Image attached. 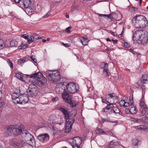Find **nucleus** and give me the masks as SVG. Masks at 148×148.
<instances>
[{
    "instance_id": "obj_1",
    "label": "nucleus",
    "mask_w": 148,
    "mask_h": 148,
    "mask_svg": "<svg viewBox=\"0 0 148 148\" xmlns=\"http://www.w3.org/2000/svg\"><path fill=\"white\" fill-rule=\"evenodd\" d=\"M29 76L30 78L29 80L30 82L37 86H42L46 82L45 77L40 72L34 73Z\"/></svg>"
},
{
    "instance_id": "obj_2",
    "label": "nucleus",
    "mask_w": 148,
    "mask_h": 148,
    "mask_svg": "<svg viewBox=\"0 0 148 148\" xmlns=\"http://www.w3.org/2000/svg\"><path fill=\"white\" fill-rule=\"evenodd\" d=\"M133 38L137 41L138 43L143 44L144 42L146 43L148 40V36H145V34L142 30L136 31L133 34Z\"/></svg>"
},
{
    "instance_id": "obj_3",
    "label": "nucleus",
    "mask_w": 148,
    "mask_h": 148,
    "mask_svg": "<svg viewBox=\"0 0 148 148\" xmlns=\"http://www.w3.org/2000/svg\"><path fill=\"white\" fill-rule=\"evenodd\" d=\"M7 132L10 135L17 136L22 132L23 129V126L21 125L18 127L11 126L7 128Z\"/></svg>"
},
{
    "instance_id": "obj_4",
    "label": "nucleus",
    "mask_w": 148,
    "mask_h": 148,
    "mask_svg": "<svg viewBox=\"0 0 148 148\" xmlns=\"http://www.w3.org/2000/svg\"><path fill=\"white\" fill-rule=\"evenodd\" d=\"M59 74V73L57 71H49L46 73V75L48 79L53 82H56L60 79Z\"/></svg>"
},
{
    "instance_id": "obj_5",
    "label": "nucleus",
    "mask_w": 148,
    "mask_h": 148,
    "mask_svg": "<svg viewBox=\"0 0 148 148\" xmlns=\"http://www.w3.org/2000/svg\"><path fill=\"white\" fill-rule=\"evenodd\" d=\"M144 16L141 15H138L135 16L133 18L132 24L135 27L139 28L141 23V21L144 18Z\"/></svg>"
},
{
    "instance_id": "obj_6",
    "label": "nucleus",
    "mask_w": 148,
    "mask_h": 148,
    "mask_svg": "<svg viewBox=\"0 0 148 148\" xmlns=\"http://www.w3.org/2000/svg\"><path fill=\"white\" fill-rule=\"evenodd\" d=\"M38 87L35 84L30 85L27 90L28 95L31 97L35 96L38 93Z\"/></svg>"
},
{
    "instance_id": "obj_7",
    "label": "nucleus",
    "mask_w": 148,
    "mask_h": 148,
    "mask_svg": "<svg viewBox=\"0 0 148 148\" xmlns=\"http://www.w3.org/2000/svg\"><path fill=\"white\" fill-rule=\"evenodd\" d=\"M30 40H28V44H24L23 43L19 46H28L29 44L33 42H37V40L41 39V37L39 36L36 34H34L32 36H30Z\"/></svg>"
},
{
    "instance_id": "obj_8",
    "label": "nucleus",
    "mask_w": 148,
    "mask_h": 148,
    "mask_svg": "<svg viewBox=\"0 0 148 148\" xmlns=\"http://www.w3.org/2000/svg\"><path fill=\"white\" fill-rule=\"evenodd\" d=\"M64 82H61L58 83L55 88V91L58 94L62 93L65 91L66 85L64 84Z\"/></svg>"
},
{
    "instance_id": "obj_9",
    "label": "nucleus",
    "mask_w": 148,
    "mask_h": 148,
    "mask_svg": "<svg viewBox=\"0 0 148 148\" xmlns=\"http://www.w3.org/2000/svg\"><path fill=\"white\" fill-rule=\"evenodd\" d=\"M66 88L68 91L71 93H75L78 90L75 84L73 82L68 84L66 86Z\"/></svg>"
},
{
    "instance_id": "obj_10",
    "label": "nucleus",
    "mask_w": 148,
    "mask_h": 148,
    "mask_svg": "<svg viewBox=\"0 0 148 148\" xmlns=\"http://www.w3.org/2000/svg\"><path fill=\"white\" fill-rule=\"evenodd\" d=\"M29 141H27L25 143V141L22 140L21 141V144L23 146H27V145L31 146L32 147H35L36 146V141L34 137V138H31L28 140Z\"/></svg>"
},
{
    "instance_id": "obj_11",
    "label": "nucleus",
    "mask_w": 148,
    "mask_h": 148,
    "mask_svg": "<svg viewBox=\"0 0 148 148\" xmlns=\"http://www.w3.org/2000/svg\"><path fill=\"white\" fill-rule=\"evenodd\" d=\"M38 140L42 142H47L49 139V135L48 134H41L38 137Z\"/></svg>"
},
{
    "instance_id": "obj_12",
    "label": "nucleus",
    "mask_w": 148,
    "mask_h": 148,
    "mask_svg": "<svg viewBox=\"0 0 148 148\" xmlns=\"http://www.w3.org/2000/svg\"><path fill=\"white\" fill-rule=\"evenodd\" d=\"M110 102H112L114 103H116L118 101V97L116 94L114 93H112L108 95V96Z\"/></svg>"
},
{
    "instance_id": "obj_13",
    "label": "nucleus",
    "mask_w": 148,
    "mask_h": 148,
    "mask_svg": "<svg viewBox=\"0 0 148 148\" xmlns=\"http://www.w3.org/2000/svg\"><path fill=\"white\" fill-rule=\"evenodd\" d=\"M22 134L24 135L25 142V143L32 138H34V136L26 130H23Z\"/></svg>"
},
{
    "instance_id": "obj_14",
    "label": "nucleus",
    "mask_w": 148,
    "mask_h": 148,
    "mask_svg": "<svg viewBox=\"0 0 148 148\" xmlns=\"http://www.w3.org/2000/svg\"><path fill=\"white\" fill-rule=\"evenodd\" d=\"M82 139L79 137H74L73 138V143L72 145L79 146L82 143Z\"/></svg>"
},
{
    "instance_id": "obj_15",
    "label": "nucleus",
    "mask_w": 148,
    "mask_h": 148,
    "mask_svg": "<svg viewBox=\"0 0 148 148\" xmlns=\"http://www.w3.org/2000/svg\"><path fill=\"white\" fill-rule=\"evenodd\" d=\"M21 4H23V7L27 9V10L28 9H29L31 5V0H21Z\"/></svg>"
},
{
    "instance_id": "obj_16",
    "label": "nucleus",
    "mask_w": 148,
    "mask_h": 148,
    "mask_svg": "<svg viewBox=\"0 0 148 148\" xmlns=\"http://www.w3.org/2000/svg\"><path fill=\"white\" fill-rule=\"evenodd\" d=\"M141 23L140 24L139 27L138 28L143 29L146 27L148 24V21L147 19L144 16V18L142 21H141Z\"/></svg>"
},
{
    "instance_id": "obj_17",
    "label": "nucleus",
    "mask_w": 148,
    "mask_h": 148,
    "mask_svg": "<svg viewBox=\"0 0 148 148\" xmlns=\"http://www.w3.org/2000/svg\"><path fill=\"white\" fill-rule=\"evenodd\" d=\"M58 109L61 111L62 112L64 115L65 118L69 117V113L68 111L65 108L62 107H59L58 108Z\"/></svg>"
},
{
    "instance_id": "obj_18",
    "label": "nucleus",
    "mask_w": 148,
    "mask_h": 148,
    "mask_svg": "<svg viewBox=\"0 0 148 148\" xmlns=\"http://www.w3.org/2000/svg\"><path fill=\"white\" fill-rule=\"evenodd\" d=\"M21 98H23V100L21 99V104L27 103L29 101V98L27 96L26 94H24L22 95H20Z\"/></svg>"
},
{
    "instance_id": "obj_19",
    "label": "nucleus",
    "mask_w": 148,
    "mask_h": 148,
    "mask_svg": "<svg viewBox=\"0 0 148 148\" xmlns=\"http://www.w3.org/2000/svg\"><path fill=\"white\" fill-rule=\"evenodd\" d=\"M118 143L117 142H113V140L111 141L110 144L105 147V148H117Z\"/></svg>"
},
{
    "instance_id": "obj_20",
    "label": "nucleus",
    "mask_w": 148,
    "mask_h": 148,
    "mask_svg": "<svg viewBox=\"0 0 148 148\" xmlns=\"http://www.w3.org/2000/svg\"><path fill=\"white\" fill-rule=\"evenodd\" d=\"M65 118L66 119V124H68L69 125H71L72 126V124L75 121V119L73 118L70 117L69 115V117H66V118Z\"/></svg>"
},
{
    "instance_id": "obj_21",
    "label": "nucleus",
    "mask_w": 148,
    "mask_h": 148,
    "mask_svg": "<svg viewBox=\"0 0 148 148\" xmlns=\"http://www.w3.org/2000/svg\"><path fill=\"white\" fill-rule=\"evenodd\" d=\"M78 5L77 3L76 2H74L71 8V10L73 12H75L78 11Z\"/></svg>"
},
{
    "instance_id": "obj_22",
    "label": "nucleus",
    "mask_w": 148,
    "mask_h": 148,
    "mask_svg": "<svg viewBox=\"0 0 148 148\" xmlns=\"http://www.w3.org/2000/svg\"><path fill=\"white\" fill-rule=\"evenodd\" d=\"M141 82L144 84H148V76L146 75H143L141 79Z\"/></svg>"
},
{
    "instance_id": "obj_23",
    "label": "nucleus",
    "mask_w": 148,
    "mask_h": 148,
    "mask_svg": "<svg viewBox=\"0 0 148 148\" xmlns=\"http://www.w3.org/2000/svg\"><path fill=\"white\" fill-rule=\"evenodd\" d=\"M129 109L130 112L132 114H136L138 111L137 109L134 106L129 107Z\"/></svg>"
},
{
    "instance_id": "obj_24",
    "label": "nucleus",
    "mask_w": 148,
    "mask_h": 148,
    "mask_svg": "<svg viewBox=\"0 0 148 148\" xmlns=\"http://www.w3.org/2000/svg\"><path fill=\"white\" fill-rule=\"evenodd\" d=\"M140 142V140L137 139H134L133 140L132 145L135 148H137Z\"/></svg>"
},
{
    "instance_id": "obj_25",
    "label": "nucleus",
    "mask_w": 148,
    "mask_h": 148,
    "mask_svg": "<svg viewBox=\"0 0 148 148\" xmlns=\"http://www.w3.org/2000/svg\"><path fill=\"white\" fill-rule=\"evenodd\" d=\"M114 15H116V14L115 13L113 12L108 15L105 14H100L99 15V16H105L106 17H107L109 18H110L111 19V20H112V19L114 18L113 16Z\"/></svg>"
},
{
    "instance_id": "obj_26",
    "label": "nucleus",
    "mask_w": 148,
    "mask_h": 148,
    "mask_svg": "<svg viewBox=\"0 0 148 148\" xmlns=\"http://www.w3.org/2000/svg\"><path fill=\"white\" fill-rule=\"evenodd\" d=\"M95 132L97 134L102 135L108 134L106 133V132H105L99 128L97 129L95 131Z\"/></svg>"
},
{
    "instance_id": "obj_27",
    "label": "nucleus",
    "mask_w": 148,
    "mask_h": 148,
    "mask_svg": "<svg viewBox=\"0 0 148 148\" xmlns=\"http://www.w3.org/2000/svg\"><path fill=\"white\" fill-rule=\"evenodd\" d=\"M64 122V120L62 117H60L58 120L55 121L54 122V124H58L59 125H61L62 123H63Z\"/></svg>"
},
{
    "instance_id": "obj_28",
    "label": "nucleus",
    "mask_w": 148,
    "mask_h": 148,
    "mask_svg": "<svg viewBox=\"0 0 148 148\" xmlns=\"http://www.w3.org/2000/svg\"><path fill=\"white\" fill-rule=\"evenodd\" d=\"M21 98L20 95L19 96V97H17L16 98L13 99V101L16 104H21Z\"/></svg>"
},
{
    "instance_id": "obj_29",
    "label": "nucleus",
    "mask_w": 148,
    "mask_h": 148,
    "mask_svg": "<svg viewBox=\"0 0 148 148\" xmlns=\"http://www.w3.org/2000/svg\"><path fill=\"white\" fill-rule=\"evenodd\" d=\"M80 40L83 45L85 46L87 45L88 40L87 38H82Z\"/></svg>"
},
{
    "instance_id": "obj_30",
    "label": "nucleus",
    "mask_w": 148,
    "mask_h": 148,
    "mask_svg": "<svg viewBox=\"0 0 148 148\" xmlns=\"http://www.w3.org/2000/svg\"><path fill=\"white\" fill-rule=\"evenodd\" d=\"M49 120L51 121H52V123H54V121H57V119L55 115H51L49 116Z\"/></svg>"
},
{
    "instance_id": "obj_31",
    "label": "nucleus",
    "mask_w": 148,
    "mask_h": 148,
    "mask_svg": "<svg viewBox=\"0 0 148 148\" xmlns=\"http://www.w3.org/2000/svg\"><path fill=\"white\" fill-rule=\"evenodd\" d=\"M113 111L114 113H115L116 114L119 115L120 114V111L119 109L116 107H113Z\"/></svg>"
},
{
    "instance_id": "obj_32",
    "label": "nucleus",
    "mask_w": 148,
    "mask_h": 148,
    "mask_svg": "<svg viewBox=\"0 0 148 148\" xmlns=\"http://www.w3.org/2000/svg\"><path fill=\"white\" fill-rule=\"evenodd\" d=\"M145 126L144 125H139L136 126L135 127V129L145 131Z\"/></svg>"
},
{
    "instance_id": "obj_33",
    "label": "nucleus",
    "mask_w": 148,
    "mask_h": 148,
    "mask_svg": "<svg viewBox=\"0 0 148 148\" xmlns=\"http://www.w3.org/2000/svg\"><path fill=\"white\" fill-rule=\"evenodd\" d=\"M15 76L20 80L23 82L25 81V80L23 78V77L21 74L17 73H16Z\"/></svg>"
},
{
    "instance_id": "obj_34",
    "label": "nucleus",
    "mask_w": 148,
    "mask_h": 148,
    "mask_svg": "<svg viewBox=\"0 0 148 148\" xmlns=\"http://www.w3.org/2000/svg\"><path fill=\"white\" fill-rule=\"evenodd\" d=\"M72 126L69 125L68 124H66L65 132H69L71 130Z\"/></svg>"
},
{
    "instance_id": "obj_35",
    "label": "nucleus",
    "mask_w": 148,
    "mask_h": 148,
    "mask_svg": "<svg viewBox=\"0 0 148 148\" xmlns=\"http://www.w3.org/2000/svg\"><path fill=\"white\" fill-rule=\"evenodd\" d=\"M131 121L135 123H138L141 122L143 121V119H141L132 118L131 119Z\"/></svg>"
},
{
    "instance_id": "obj_36",
    "label": "nucleus",
    "mask_w": 148,
    "mask_h": 148,
    "mask_svg": "<svg viewBox=\"0 0 148 148\" xmlns=\"http://www.w3.org/2000/svg\"><path fill=\"white\" fill-rule=\"evenodd\" d=\"M26 61V60L25 59H21L18 60V64L19 65H21Z\"/></svg>"
},
{
    "instance_id": "obj_37",
    "label": "nucleus",
    "mask_w": 148,
    "mask_h": 148,
    "mask_svg": "<svg viewBox=\"0 0 148 148\" xmlns=\"http://www.w3.org/2000/svg\"><path fill=\"white\" fill-rule=\"evenodd\" d=\"M67 99H65L64 100L67 103H70L71 102L72 98L69 95L68 97H67Z\"/></svg>"
},
{
    "instance_id": "obj_38",
    "label": "nucleus",
    "mask_w": 148,
    "mask_h": 148,
    "mask_svg": "<svg viewBox=\"0 0 148 148\" xmlns=\"http://www.w3.org/2000/svg\"><path fill=\"white\" fill-rule=\"evenodd\" d=\"M18 42L15 40H13L10 42L11 46H16Z\"/></svg>"
},
{
    "instance_id": "obj_39",
    "label": "nucleus",
    "mask_w": 148,
    "mask_h": 148,
    "mask_svg": "<svg viewBox=\"0 0 148 148\" xmlns=\"http://www.w3.org/2000/svg\"><path fill=\"white\" fill-rule=\"evenodd\" d=\"M140 106L142 108H147V106L143 101H141L139 104Z\"/></svg>"
},
{
    "instance_id": "obj_40",
    "label": "nucleus",
    "mask_w": 148,
    "mask_h": 148,
    "mask_svg": "<svg viewBox=\"0 0 148 148\" xmlns=\"http://www.w3.org/2000/svg\"><path fill=\"white\" fill-rule=\"evenodd\" d=\"M77 102L74 100H71V102L69 104L73 107H75L77 104Z\"/></svg>"
},
{
    "instance_id": "obj_41",
    "label": "nucleus",
    "mask_w": 148,
    "mask_h": 148,
    "mask_svg": "<svg viewBox=\"0 0 148 148\" xmlns=\"http://www.w3.org/2000/svg\"><path fill=\"white\" fill-rule=\"evenodd\" d=\"M62 94V97L64 100L66 99H67V97H68L69 95L68 93H67V92H64V93L63 92Z\"/></svg>"
},
{
    "instance_id": "obj_42",
    "label": "nucleus",
    "mask_w": 148,
    "mask_h": 148,
    "mask_svg": "<svg viewBox=\"0 0 148 148\" xmlns=\"http://www.w3.org/2000/svg\"><path fill=\"white\" fill-rule=\"evenodd\" d=\"M14 1L16 3H18L19 6L21 8H23V4L22 5L21 3V0H14Z\"/></svg>"
},
{
    "instance_id": "obj_43",
    "label": "nucleus",
    "mask_w": 148,
    "mask_h": 148,
    "mask_svg": "<svg viewBox=\"0 0 148 148\" xmlns=\"http://www.w3.org/2000/svg\"><path fill=\"white\" fill-rule=\"evenodd\" d=\"M53 135H55L58 134V132L55 128L54 127H53L51 129Z\"/></svg>"
},
{
    "instance_id": "obj_44",
    "label": "nucleus",
    "mask_w": 148,
    "mask_h": 148,
    "mask_svg": "<svg viewBox=\"0 0 148 148\" xmlns=\"http://www.w3.org/2000/svg\"><path fill=\"white\" fill-rule=\"evenodd\" d=\"M20 95L18 93H14L12 95V99H14L17 97H19Z\"/></svg>"
},
{
    "instance_id": "obj_45",
    "label": "nucleus",
    "mask_w": 148,
    "mask_h": 148,
    "mask_svg": "<svg viewBox=\"0 0 148 148\" xmlns=\"http://www.w3.org/2000/svg\"><path fill=\"white\" fill-rule=\"evenodd\" d=\"M108 102V105L110 106V108L112 110V108L113 107V104H115L114 103H112V102H110V101H109V99H107L106 100Z\"/></svg>"
},
{
    "instance_id": "obj_46",
    "label": "nucleus",
    "mask_w": 148,
    "mask_h": 148,
    "mask_svg": "<svg viewBox=\"0 0 148 148\" xmlns=\"http://www.w3.org/2000/svg\"><path fill=\"white\" fill-rule=\"evenodd\" d=\"M106 133L107 134L108 133L111 136L115 137V135L114 134L113 132L112 131L107 130L106 131Z\"/></svg>"
},
{
    "instance_id": "obj_47",
    "label": "nucleus",
    "mask_w": 148,
    "mask_h": 148,
    "mask_svg": "<svg viewBox=\"0 0 148 148\" xmlns=\"http://www.w3.org/2000/svg\"><path fill=\"white\" fill-rule=\"evenodd\" d=\"M26 34H23L21 36V37L25 38V39L27 40V44H28V40H30V39H29L27 36H26ZM25 44H26V43Z\"/></svg>"
},
{
    "instance_id": "obj_48",
    "label": "nucleus",
    "mask_w": 148,
    "mask_h": 148,
    "mask_svg": "<svg viewBox=\"0 0 148 148\" xmlns=\"http://www.w3.org/2000/svg\"><path fill=\"white\" fill-rule=\"evenodd\" d=\"M11 144L13 146H18L20 145L19 143L15 141L13 142L12 143H11Z\"/></svg>"
},
{
    "instance_id": "obj_49",
    "label": "nucleus",
    "mask_w": 148,
    "mask_h": 148,
    "mask_svg": "<svg viewBox=\"0 0 148 148\" xmlns=\"http://www.w3.org/2000/svg\"><path fill=\"white\" fill-rule=\"evenodd\" d=\"M106 109L105 108H103V111L105 112H107V111L106 110H109L111 109L110 107V106H109L108 104H107V106H106Z\"/></svg>"
},
{
    "instance_id": "obj_50",
    "label": "nucleus",
    "mask_w": 148,
    "mask_h": 148,
    "mask_svg": "<svg viewBox=\"0 0 148 148\" xmlns=\"http://www.w3.org/2000/svg\"><path fill=\"white\" fill-rule=\"evenodd\" d=\"M135 86L137 88L139 89L141 88V85L139 84L138 83H135L134 84Z\"/></svg>"
},
{
    "instance_id": "obj_51",
    "label": "nucleus",
    "mask_w": 148,
    "mask_h": 148,
    "mask_svg": "<svg viewBox=\"0 0 148 148\" xmlns=\"http://www.w3.org/2000/svg\"><path fill=\"white\" fill-rule=\"evenodd\" d=\"M103 71L104 73H106V75L107 76H109V74L108 73V69H107L105 70H103Z\"/></svg>"
},
{
    "instance_id": "obj_52",
    "label": "nucleus",
    "mask_w": 148,
    "mask_h": 148,
    "mask_svg": "<svg viewBox=\"0 0 148 148\" xmlns=\"http://www.w3.org/2000/svg\"><path fill=\"white\" fill-rule=\"evenodd\" d=\"M125 102L124 100H121L119 102L120 105L121 106H124Z\"/></svg>"
},
{
    "instance_id": "obj_53",
    "label": "nucleus",
    "mask_w": 148,
    "mask_h": 148,
    "mask_svg": "<svg viewBox=\"0 0 148 148\" xmlns=\"http://www.w3.org/2000/svg\"><path fill=\"white\" fill-rule=\"evenodd\" d=\"M124 105H124V107H127L129 106L130 107L131 106L130 105V102H125Z\"/></svg>"
},
{
    "instance_id": "obj_54",
    "label": "nucleus",
    "mask_w": 148,
    "mask_h": 148,
    "mask_svg": "<svg viewBox=\"0 0 148 148\" xmlns=\"http://www.w3.org/2000/svg\"><path fill=\"white\" fill-rule=\"evenodd\" d=\"M129 102H130V106H134L133 105L134 101L133 100V99H131V98H130L129 99Z\"/></svg>"
},
{
    "instance_id": "obj_55",
    "label": "nucleus",
    "mask_w": 148,
    "mask_h": 148,
    "mask_svg": "<svg viewBox=\"0 0 148 148\" xmlns=\"http://www.w3.org/2000/svg\"><path fill=\"white\" fill-rule=\"evenodd\" d=\"M104 63V66L103 68V69L105 70V69H108V64H107V63Z\"/></svg>"
},
{
    "instance_id": "obj_56",
    "label": "nucleus",
    "mask_w": 148,
    "mask_h": 148,
    "mask_svg": "<svg viewBox=\"0 0 148 148\" xmlns=\"http://www.w3.org/2000/svg\"><path fill=\"white\" fill-rule=\"evenodd\" d=\"M8 63L11 68L13 69V63L10 61L8 62Z\"/></svg>"
},
{
    "instance_id": "obj_57",
    "label": "nucleus",
    "mask_w": 148,
    "mask_h": 148,
    "mask_svg": "<svg viewBox=\"0 0 148 148\" xmlns=\"http://www.w3.org/2000/svg\"><path fill=\"white\" fill-rule=\"evenodd\" d=\"M4 104V102H0V114L1 113L2 111V108L1 107L2 106L3 104Z\"/></svg>"
},
{
    "instance_id": "obj_58",
    "label": "nucleus",
    "mask_w": 148,
    "mask_h": 148,
    "mask_svg": "<svg viewBox=\"0 0 148 148\" xmlns=\"http://www.w3.org/2000/svg\"><path fill=\"white\" fill-rule=\"evenodd\" d=\"M30 58L35 63L36 62V60L34 58L33 56H31Z\"/></svg>"
},
{
    "instance_id": "obj_59",
    "label": "nucleus",
    "mask_w": 148,
    "mask_h": 148,
    "mask_svg": "<svg viewBox=\"0 0 148 148\" xmlns=\"http://www.w3.org/2000/svg\"><path fill=\"white\" fill-rule=\"evenodd\" d=\"M146 113V110L144 109H143L141 111V113L143 116L145 115Z\"/></svg>"
},
{
    "instance_id": "obj_60",
    "label": "nucleus",
    "mask_w": 148,
    "mask_h": 148,
    "mask_svg": "<svg viewBox=\"0 0 148 148\" xmlns=\"http://www.w3.org/2000/svg\"><path fill=\"white\" fill-rule=\"evenodd\" d=\"M58 98L57 97H55L53 98L52 99V100L53 101H56L57 100H58Z\"/></svg>"
},
{
    "instance_id": "obj_61",
    "label": "nucleus",
    "mask_w": 148,
    "mask_h": 148,
    "mask_svg": "<svg viewBox=\"0 0 148 148\" xmlns=\"http://www.w3.org/2000/svg\"><path fill=\"white\" fill-rule=\"evenodd\" d=\"M124 46H129L130 45H129V43L127 42H124L123 43Z\"/></svg>"
},
{
    "instance_id": "obj_62",
    "label": "nucleus",
    "mask_w": 148,
    "mask_h": 148,
    "mask_svg": "<svg viewBox=\"0 0 148 148\" xmlns=\"http://www.w3.org/2000/svg\"><path fill=\"white\" fill-rule=\"evenodd\" d=\"M60 43L61 45H64V46H69L67 44H64L63 42H60Z\"/></svg>"
},
{
    "instance_id": "obj_63",
    "label": "nucleus",
    "mask_w": 148,
    "mask_h": 148,
    "mask_svg": "<svg viewBox=\"0 0 148 148\" xmlns=\"http://www.w3.org/2000/svg\"><path fill=\"white\" fill-rule=\"evenodd\" d=\"M112 41L113 42V43L114 44H116L118 42V41L116 40H114V39H112Z\"/></svg>"
},
{
    "instance_id": "obj_64",
    "label": "nucleus",
    "mask_w": 148,
    "mask_h": 148,
    "mask_svg": "<svg viewBox=\"0 0 148 148\" xmlns=\"http://www.w3.org/2000/svg\"><path fill=\"white\" fill-rule=\"evenodd\" d=\"M73 148H80L79 146H74L73 145H72Z\"/></svg>"
}]
</instances>
